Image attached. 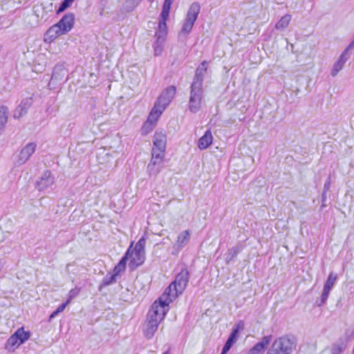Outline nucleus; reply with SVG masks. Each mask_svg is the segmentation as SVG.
I'll use <instances>...</instances> for the list:
<instances>
[{
  "mask_svg": "<svg viewBox=\"0 0 354 354\" xmlns=\"http://www.w3.org/2000/svg\"><path fill=\"white\" fill-rule=\"evenodd\" d=\"M74 0H64L60 4L57 13L59 14L63 11H64L66 8H68Z\"/></svg>",
  "mask_w": 354,
  "mask_h": 354,
  "instance_id": "37",
  "label": "nucleus"
},
{
  "mask_svg": "<svg viewBox=\"0 0 354 354\" xmlns=\"http://www.w3.org/2000/svg\"><path fill=\"white\" fill-rule=\"evenodd\" d=\"M337 279V275L333 273H330L328 277L324 284V287L332 289L334 286L335 281Z\"/></svg>",
  "mask_w": 354,
  "mask_h": 354,
  "instance_id": "32",
  "label": "nucleus"
},
{
  "mask_svg": "<svg viewBox=\"0 0 354 354\" xmlns=\"http://www.w3.org/2000/svg\"><path fill=\"white\" fill-rule=\"evenodd\" d=\"M36 144L35 142L28 143L20 151L17 159L19 165H23L29 160L32 153L35 151Z\"/></svg>",
  "mask_w": 354,
  "mask_h": 354,
  "instance_id": "13",
  "label": "nucleus"
},
{
  "mask_svg": "<svg viewBox=\"0 0 354 354\" xmlns=\"http://www.w3.org/2000/svg\"><path fill=\"white\" fill-rule=\"evenodd\" d=\"M190 91V97L189 101V109L190 111L196 113L201 106L203 97V85L196 83H192Z\"/></svg>",
  "mask_w": 354,
  "mask_h": 354,
  "instance_id": "7",
  "label": "nucleus"
},
{
  "mask_svg": "<svg viewBox=\"0 0 354 354\" xmlns=\"http://www.w3.org/2000/svg\"><path fill=\"white\" fill-rule=\"evenodd\" d=\"M167 35V26L166 21H159L158 29L156 32L155 37L158 39V42L165 41Z\"/></svg>",
  "mask_w": 354,
  "mask_h": 354,
  "instance_id": "21",
  "label": "nucleus"
},
{
  "mask_svg": "<svg viewBox=\"0 0 354 354\" xmlns=\"http://www.w3.org/2000/svg\"><path fill=\"white\" fill-rule=\"evenodd\" d=\"M243 250V247L241 245H236L231 249L228 250L227 252V261H231L233 258H234L241 250Z\"/></svg>",
  "mask_w": 354,
  "mask_h": 354,
  "instance_id": "30",
  "label": "nucleus"
},
{
  "mask_svg": "<svg viewBox=\"0 0 354 354\" xmlns=\"http://www.w3.org/2000/svg\"><path fill=\"white\" fill-rule=\"evenodd\" d=\"M176 92V88L174 86H169L166 88L161 93L160 97H158L157 102L158 104L164 108L166 107L170 104L174 97L175 96Z\"/></svg>",
  "mask_w": 354,
  "mask_h": 354,
  "instance_id": "9",
  "label": "nucleus"
},
{
  "mask_svg": "<svg viewBox=\"0 0 354 354\" xmlns=\"http://www.w3.org/2000/svg\"><path fill=\"white\" fill-rule=\"evenodd\" d=\"M142 0H126L123 4V9L127 12H132Z\"/></svg>",
  "mask_w": 354,
  "mask_h": 354,
  "instance_id": "28",
  "label": "nucleus"
},
{
  "mask_svg": "<svg viewBox=\"0 0 354 354\" xmlns=\"http://www.w3.org/2000/svg\"><path fill=\"white\" fill-rule=\"evenodd\" d=\"M349 58L348 53V48H346L342 53L340 55L337 61L334 64L333 67L331 70L330 74L333 77H335L337 73L342 69L344 65Z\"/></svg>",
  "mask_w": 354,
  "mask_h": 354,
  "instance_id": "15",
  "label": "nucleus"
},
{
  "mask_svg": "<svg viewBox=\"0 0 354 354\" xmlns=\"http://www.w3.org/2000/svg\"><path fill=\"white\" fill-rule=\"evenodd\" d=\"M164 42L165 41L158 42V39H156V40L153 44L155 55H156V56L160 55L162 53Z\"/></svg>",
  "mask_w": 354,
  "mask_h": 354,
  "instance_id": "35",
  "label": "nucleus"
},
{
  "mask_svg": "<svg viewBox=\"0 0 354 354\" xmlns=\"http://www.w3.org/2000/svg\"><path fill=\"white\" fill-rule=\"evenodd\" d=\"M66 75V70L62 65H56L54 67L50 83L54 81H61Z\"/></svg>",
  "mask_w": 354,
  "mask_h": 354,
  "instance_id": "23",
  "label": "nucleus"
},
{
  "mask_svg": "<svg viewBox=\"0 0 354 354\" xmlns=\"http://www.w3.org/2000/svg\"><path fill=\"white\" fill-rule=\"evenodd\" d=\"M129 250L127 251L125 254L122 257L118 264L114 267L113 273L118 276L121 272L125 270L127 261L129 259Z\"/></svg>",
  "mask_w": 354,
  "mask_h": 354,
  "instance_id": "22",
  "label": "nucleus"
},
{
  "mask_svg": "<svg viewBox=\"0 0 354 354\" xmlns=\"http://www.w3.org/2000/svg\"><path fill=\"white\" fill-rule=\"evenodd\" d=\"M291 20V15L286 14L283 16L275 24V28L277 30H283L287 28Z\"/></svg>",
  "mask_w": 354,
  "mask_h": 354,
  "instance_id": "26",
  "label": "nucleus"
},
{
  "mask_svg": "<svg viewBox=\"0 0 354 354\" xmlns=\"http://www.w3.org/2000/svg\"><path fill=\"white\" fill-rule=\"evenodd\" d=\"M174 0H165L162 6V9L170 10L171 6Z\"/></svg>",
  "mask_w": 354,
  "mask_h": 354,
  "instance_id": "42",
  "label": "nucleus"
},
{
  "mask_svg": "<svg viewBox=\"0 0 354 354\" xmlns=\"http://www.w3.org/2000/svg\"><path fill=\"white\" fill-rule=\"evenodd\" d=\"M160 167L153 165L152 163L149 162L147 166V171L150 176H156L157 175L159 171H160Z\"/></svg>",
  "mask_w": 354,
  "mask_h": 354,
  "instance_id": "36",
  "label": "nucleus"
},
{
  "mask_svg": "<svg viewBox=\"0 0 354 354\" xmlns=\"http://www.w3.org/2000/svg\"><path fill=\"white\" fill-rule=\"evenodd\" d=\"M244 329V322L239 321L233 328L232 333H230L227 341L234 344L238 338V335L240 330Z\"/></svg>",
  "mask_w": 354,
  "mask_h": 354,
  "instance_id": "24",
  "label": "nucleus"
},
{
  "mask_svg": "<svg viewBox=\"0 0 354 354\" xmlns=\"http://www.w3.org/2000/svg\"><path fill=\"white\" fill-rule=\"evenodd\" d=\"M330 185V178H328V180H326V182L324 183V187L325 192L329 189Z\"/></svg>",
  "mask_w": 354,
  "mask_h": 354,
  "instance_id": "43",
  "label": "nucleus"
},
{
  "mask_svg": "<svg viewBox=\"0 0 354 354\" xmlns=\"http://www.w3.org/2000/svg\"><path fill=\"white\" fill-rule=\"evenodd\" d=\"M233 344V343L227 340L222 348L221 354H226L230 351Z\"/></svg>",
  "mask_w": 354,
  "mask_h": 354,
  "instance_id": "40",
  "label": "nucleus"
},
{
  "mask_svg": "<svg viewBox=\"0 0 354 354\" xmlns=\"http://www.w3.org/2000/svg\"><path fill=\"white\" fill-rule=\"evenodd\" d=\"M55 182V178L50 171H45L36 183V188L39 191H44L51 187Z\"/></svg>",
  "mask_w": 354,
  "mask_h": 354,
  "instance_id": "11",
  "label": "nucleus"
},
{
  "mask_svg": "<svg viewBox=\"0 0 354 354\" xmlns=\"http://www.w3.org/2000/svg\"><path fill=\"white\" fill-rule=\"evenodd\" d=\"M190 235V232L188 230H184L178 234L177 240L172 246L171 252L172 255H177L187 245L189 241Z\"/></svg>",
  "mask_w": 354,
  "mask_h": 354,
  "instance_id": "8",
  "label": "nucleus"
},
{
  "mask_svg": "<svg viewBox=\"0 0 354 354\" xmlns=\"http://www.w3.org/2000/svg\"><path fill=\"white\" fill-rule=\"evenodd\" d=\"M160 323L156 322H149L145 321V323L143 325L142 331L145 337L147 339H151L156 331L158 329Z\"/></svg>",
  "mask_w": 354,
  "mask_h": 354,
  "instance_id": "17",
  "label": "nucleus"
},
{
  "mask_svg": "<svg viewBox=\"0 0 354 354\" xmlns=\"http://www.w3.org/2000/svg\"><path fill=\"white\" fill-rule=\"evenodd\" d=\"M145 254L140 253V252H134L132 251L131 253L129 252L130 262L129 266L131 269H135L138 266H141L145 261Z\"/></svg>",
  "mask_w": 354,
  "mask_h": 354,
  "instance_id": "18",
  "label": "nucleus"
},
{
  "mask_svg": "<svg viewBox=\"0 0 354 354\" xmlns=\"http://www.w3.org/2000/svg\"><path fill=\"white\" fill-rule=\"evenodd\" d=\"M165 110L164 108L160 106L157 103L155 104L153 108L151 111L149 115L148 116V118L147 121L145 122V128L149 127V131H152L155 123Z\"/></svg>",
  "mask_w": 354,
  "mask_h": 354,
  "instance_id": "10",
  "label": "nucleus"
},
{
  "mask_svg": "<svg viewBox=\"0 0 354 354\" xmlns=\"http://www.w3.org/2000/svg\"><path fill=\"white\" fill-rule=\"evenodd\" d=\"M75 23V15L68 12L55 25L50 26L45 34V41L52 42L60 35L71 31Z\"/></svg>",
  "mask_w": 354,
  "mask_h": 354,
  "instance_id": "1",
  "label": "nucleus"
},
{
  "mask_svg": "<svg viewBox=\"0 0 354 354\" xmlns=\"http://www.w3.org/2000/svg\"><path fill=\"white\" fill-rule=\"evenodd\" d=\"M201 10V6L198 2H194L189 6L185 20L183 23L182 29L179 33V37L186 36L190 33L193 26L198 18Z\"/></svg>",
  "mask_w": 354,
  "mask_h": 354,
  "instance_id": "5",
  "label": "nucleus"
},
{
  "mask_svg": "<svg viewBox=\"0 0 354 354\" xmlns=\"http://www.w3.org/2000/svg\"><path fill=\"white\" fill-rule=\"evenodd\" d=\"M30 338V333L24 330L21 327L17 329L7 340L5 348L8 351H14L20 345Z\"/></svg>",
  "mask_w": 354,
  "mask_h": 354,
  "instance_id": "6",
  "label": "nucleus"
},
{
  "mask_svg": "<svg viewBox=\"0 0 354 354\" xmlns=\"http://www.w3.org/2000/svg\"><path fill=\"white\" fill-rule=\"evenodd\" d=\"M330 290L331 289L324 286V290L321 296V299L319 301H317L318 306H322L326 302Z\"/></svg>",
  "mask_w": 354,
  "mask_h": 354,
  "instance_id": "31",
  "label": "nucleus"
},
{
  "mask_svg": "<svg viewBox=\"0 0 354 354\" xmlns=\"http://www.w3.org/2000/svg\"><path fill=\"white\" fill-rule=\"evenodd\" d=\"M189 279V273L187 268L184 267L176 275L174 282H172L165 290L162 295L165 297L171 299V301L175 299L179 294H181L186 288Z\"/></svg>",
  "mask_w": 354,
  "mask_h": 354,
  "instance_id": "2",
  "label": "nucleus"
},
{
  "mask_svg": "<svg viewBox=\"0 0 354 354\" xmlns=\"http://www.w3.org/2000/svg\"><path fill=\"white\" fill-rule=\"evenodd\" d=\"M153 144L152 151L165 153L167 145L166 134L162 131H156L153 136Z\"/></svg>",
  "mask_w": 354,
  "mask_h": 354,
  "instance_id": "12",
  "label": "nucleus"
},
{
  "mask_svg": "<svg viewBox=\"0 0 354 354\" xmlns=\"http://www.w3.org/2000/svg\"><path fill=\"white\" fill-rule=\"evenodd\" d=\"M8 118V109L6 106H0V128L3 130Z\"/></svg>",
  "mask_w": 354,
  "mask_h": 354,
  "instance_id": "27",
  "label": "nucleus"
},
{
  "mask_svg": "<svg viewBox=\"0 0 354 354\" xmlns=\"http://www.w3.org/2000/svg\"><path fill=\"white\" fill-rule=\"evenodd\" d=\"M165 153L152 151V157L150 162L160 168L162 167Z\"/></svg>",
  "mask_w": 354,
  "mask_h": 354,
  "instance_id": "25",
  "label": "nucleus"
},
{
  "mask_svg": "<svg viewBox=\"0 0 354 354\" xmlns=\"http://www.w3.org/2000/svg\"><path fill=\"white\" fill-rule=\"evenodd\" d=\"M116 277H117V276L113 273L111 274L106 275L103 278L102 283H100V285L99 286V289L101 290L103 287L111 285L113 283H115L116 281Z\"/></svg>",
  "mask_w": 354,
  "mask_h": 354,
  "instance_id": "29",
  "label": "nucleus"
},
{
  "mask_svg": "<svg viewBox=\"0 0 354 354\" xmlns=\"http://www.w3.org/2000/svg\"><path fill=\"white\" fill-rule=\"evenodd\" d=\"M353 46H354V40L348 45V46L346 48H348V50L349 48H352Z\"/></svg>",
  "mask_w": 354,
  "mask_h": 354,
  "instance_id": "45",
  "label": "nucleus"
},
{
  "mask_svg": "<svg viewBox=\"0 0 354 354\" xmlns=\"http://www.w3.org/2000/svg\"><path fill=\"white\" fill-rule=\"evenodd\" d=\"M163 354H168L167 352L164 353Z\"/></svg>",
  "mask_w": 354,
  "mask_h": 354,
  "instance_id": "47",
  "label": "nucleus"
},
{
  "mask_svg": "<svg viewBox=\"0 0 354 354\" xmlns=\"http://www.w3.org/2000/svg\"><path fill=\"white\" fill-rule=\"evenodd\" d=\"M32 100L31 97L24 99L19 105L16 108L14 112L15 118H20L28 112V109L31 106Z\"/></svg>",
  "mask_w": 354,
  "mask_h": 354,
  "instance_id": "14",
  "label": "nucleus"
},
{
  "mask_svg": "<svg viewBox=\"0 0 354 354\" xmlns=\"http://www.w3.org/2000/svg\"><path fill=\"white\" fill-rule=\"evenodd\" d=\"M169 12H170V10L162 9V12L160 14V17H161L160 21H166L169 18Z\"/></svg>",
  "mask_w": 354,
  "mask_h": 354,
  "instance_id": "41",
  "label": "nucleus"
},
{
  "mask_svg": "<svg viewBox=\"0 0 354 354\" xmlns=\"http://www.w3.org/2000/svg\"><path fill=\"white\" fill-rule=\"evenodd\" d=\"M149 127L145 128V124H144L143 126H142V134H147L149 132H151V131H149Z\"/></svg>",
  "mask_w": 354,
  "mask_h": 354,
  "instance_id": "44",
  "label": "nucleus"
},
{
  "mask_svg": "<svg viewBox=\"0 0 354 354\" xmlns=\"http://www.w3.org/2000/svg\"><path fill=\"white\" fill-rule=\"evenodd\" d=\"M271 341V336H265L250 349L248 354H261Z\"/></svg>",
  "mask_w": 354,
  "mask_h": 354,
  "instance_id": "16",
  "label": "nucleus"
},
{
  "mask_svg": "<svg viewBox=\"0 0 354 354\" xmlns=\"http://www.w3.org/2000/svg\"><path fill=\"white\" fill-rule=\"evenodd\" d=\"M171 302V299L165 297V295H162L151 306L147 316V321L156 322L160 323L166 315L165 308Z\"/></svg>",
  "mask_w": 354,
  "mask_h": 354,
  "instance_id": "3",
  "label": "nucleus"
},
{
  "mask_svg": "<svg viewBox=\"0 0 354 354\" xmlns=\"http://www.w3.org/2000/svg\"><path fill=\"white\" fill-rule=\"evenodd\" d=\"M343 351V347L339 344L334 345L331 348L332 354H339Z\"/></svg>",
  "mask_w": 354,
  "mask_h": 354,
  "instance_id": "39",
  "label": "nucleus"
},
{
  "mask_svg": "<svg viewBox=\"0 0 354 354\" xmlns=\"http://www.w3.org/2000/svg\"><path fill=\"white\" fill-rule=\"evenodd\" d=\"M145 240L144 238H142L137 242L133 251L145 254Z\"/></svg>",
  "mask_w": 354,
  "mask_h": 354,
  "instance_id": "34",
  "label": "nucleus"
},
{
  "mask_svg": "<svg viewBox=\"0 0 354 354\" xmlns=\"http://www.w3.org/2000/svg\"><path fill=\"white\" fill-rule=\"evenodd\" d=\"M295 348V338L286 335L276 339L268 350V354H290Z\"/></svg>",
  "mask_w": 354,
  "mask_h": 354,
  "instance_id": "4",
  "label": "nucleus"
},
{
  "mask_svg": "<svg viewBox=\"0 0 354 354\" xmlns=\"http://www.w3.org/2000/svg\"><path fill=\"white\" fill-rule=\"evenodd\" d=\"M149 2H153L154 0H148Z\"/></svg>",
  "mask_w": 354,
  "mask_h": 354,
  "instance_id": "46",
  "label": "nucleus"
},
{
  "mask_svg": "<svg viewBox=\"0 0 354 354\" xmlns=\"http://www.w3.org/2000/svg\"><path fill=\"white\" fill-rule=\"evenodd\" d=\"M68 304L67 301L61 304L55 311H53L50 315L49 316V321H51L53 318H55L59 313L63 312Z\"/></svg>",
  "mask_w": 354,
  "mask_h": 354,
  "instance_id": "33",
  "label": "nucleus"
},
{
  "mask_svg": "<svg viewBox=\"0 0 354 354\" xmlns=\"http://www.w3.org/2000/svg\"><path fill=\"white\" fill-rule=\"evenodd\" d=\"M79 293H80V289H78L77 288L71 289L68 292V299H67L66 301L69 304L73 298H75V297H77L79 295Z\"/></svg>",
  "mask_w": 354,
  "mask_h": 354,
  "instance_id": "38",
  "label": "nucleus"
},
{
  "mask_svg": "<svg viewBox=\"0 0 354 354\" xmlns=\"http://www.w3.org/2000/svg\"><path fill=\"white\" fill-rule=\"evenodd\" d=\"M212 135L209 130H207L204 135L198 140V147L201 150L207 149L212 143Z\"/></svg>",
  "mask_w": 354,
  "mask_h": 354,
  "instance_id": "20",
  "label": "nucleus"
},
{
  "mask_svg": "<svg viewBox=\"0 0 354 354\" xmlns=\"http://www.w3.org/2000/svg\"><path fill=\"white\" fill-rule=\"evenodd\" d=\"M206 64L207 62L203 61L196 68L192 83H196L200 85H203L204 75L207 71Z\"/></svg>",
  "mask_w": 354,
  "mask_h": 354,
  "instance_id": "19",
  "label": "nucleus"
}]
</instances>
